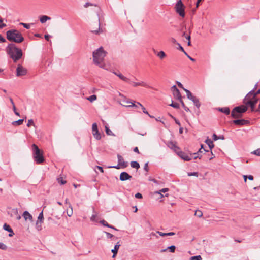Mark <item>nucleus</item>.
I'll list each match as a JSON object with an SVG mask.
<instances>
[{"label":"nucleus","instance_id":"61","mask_svg":"<svg viewBox=\"0 0 260 260\" xmlns=\"http://www.w3.org/2000/svg\"><path fill=\"white\" fill-rule=\"evenodd\" d=\"M5 42H6V39L4 38H3L0 34V42L4 43Z\"/></svg>","mask_w":260,"mask_h":260},{"label":"nucleus","instance_id":"13","mask_svg":"<svg viewBox=\"0 0 260 260\" xmlns=\"http://www.w3.org/2000/svg\"><path fill=\"white\" fill-rule=\"evenodd\" d=\"M132 178V176L126 172H121L120 173V176H119V179L121 181L130 180Z\"/></svg>","mask_w":260,"mask_h":260},{"label":"nucleus","instance_id":"12","mask_svg":"<svg viewBox=\"0 0 260 260\" xmlns=\"http://www.w3.org/2000/svg\"><path fill=\"white\" fill-rule=\"evenodd\" d=\"M233 123L236 125H245L249 123V121L245 119H235L232 121Z\"/></svg>","mask_w":260,"mask_h":260},{"label":"nucleus","instance_id":"3","mask_svg":"<svg viewBox=\"0 0 260 260\" xmlns=\"http://www.w3.org/2000/svg\"><path fill=\"white\" fill-rule=\"evenodd\" d=\"M6 52L14 62H16L22 56V50L17 48L14 44L10 43L6 47Z\"/></svg>","mask_w":260,"mask_h":260},{"label":"nucleus","instance_id":"39","mask_svg":"<svg viewBox=\"0 0 260 260\" xmlns=\"http://www.w3.org/2000/svg\"><path fill=\"white\" fill-rule=\"evenodd\" d=\"M177 44L178 46V47L177 48V49L178 50L181 51L182 52H183L185 55H187V53L185 51V50H184L183 48L181 46L180 44L177 43Z\"/></svg>","mask_w":260,"mask_h":260},{"label":"nucleus","instance_id":"10","mask_svg":"<svg viewBox=\"0 0 260 260\" xmlns=\"http://www.w3.org/2000/svg\"><path fill=\"white\" fill-rule=\"evenodd\" d=\"M167 146L171 149L173 150L176 154L180 150V148L176 145V143L173 141H170L168 143Z\"/></svg>","mask_w":260,"mask_h":260},{"label":"nucleus","instance_id":"37","mask_svg":"<svg viewBox=\"0 0 260 260\" xmlns=\"http://www.w3.org/2000/svg\"><path fill=\"white\" fill-rule=\"evenodd\" d=\"M181 103V105L183 107V108L184 109V110L186 111V112H189L190 111V110L189 109L186 107L184 104V103L183 102V101H182V100H181V101H179Z\"/></svg>","mask_w":260,"mask_h":260},{"label":"nucleus","instance_id":"5","mask_svg":"<svg viewBox=\"0 0 260 260\" xmlns=\"http://www.w3.org/2000/svg\"><path fill=\"white\" fill-rule=\"evenodd\" d=\"M32 157L37 164H41L45 161L43 152L35 144L32 145Z\"/></svg>","mask_w":260,"mask_h":260},{"label":"nucleus","instance_id":"22","mask_svg":"<svg viewBox=\"0 0 260 260\" xmlns=\"http://www.w3.org/2000/svg\"><path fill=\"white\" fill-rule=\"evenodd\" d=\"M184 90L186 92L187 96L188 99H189L190 100L192 101L196 98V96L192 95V93L189 90L184 89Z\"/></svg>","mask_w":260,"mask_h":260},{"label":"nucleus","instance_id":"44","mask_svg":"<svg viewBox=\"0 0 260 260\" xmlns=\"http://www.w3.org/2000/svg\"><path fill=\"white\" fill-rule=\"evenodd\" d=\"M20 25H22L26 29H29L30 28V24H27V23H24L21 22L20 23Z\"/></svg>","mask_w":260,"mask_h":260},{"label":"nucleus","instance_id":"24","mask_svg":"<svg viewBox=\"0 0 260 260\" xmlns=\"http://www.w3.org/2000/svg\"><path fill=\"white\" fill-rule=\"evenodd\" d=\"M158 234L161 236H173L175 234L174 232H169V233H162L161 232L158 231L157 232Z\"/></svg>","mask_w":260,"mask_h":260},{"label":"nucleus","instance_id":"21","mask_svg":"<svg viewBox=\"0 0 260 260\" xmlns=\"http://www.w3.org/2000/svg\"><path fill=\"white\" fill-rule=\"evenodd\" d=\"M205 143L208 145L210 150H211L214 146L213 141L208 138L205 140Z\"/></svg>","mask_w":260,"mask_h":260},{"label":"nucleus","instance_id":"29","mask_svg":"<svg viewBox=\"0 0 260 260\" xmlns=\"http://www.w3.org/2000/svg\"><path fill=\"white\" fill-rule=\"evenodd\" d=\"M137 104L138 105H139L141 108H142V109L143 110V112L145 114H147L150 117H153V116H151L149 113L148 112L146 111L145 108L140 103L138 102L137 103Z\"/></svg>","mask_w":260,"mask_h":260},{"label":"nucleus","instance_id":"49","mask_svg":"<svg viewBox=\"0 0 260 260\" xmlns=\"http://www.w3.org/2000/svg\"><path fill=\"white\" fill-rule=\"evenodd\" d=\"M34 125V126H35V124H34V121H33V120H32V119H29V120H28V123H27V126L28 127H29V126H30V125Z\"/></svg>","mask_w":260,"mask_h":260},{"label":"nucleus","instance_id":"6","mask_svg":"<svg viewBox=\"0 0 260 260\" xmlns=\"http://www.w3.org/2000/svg\"><path fill=\"white\" fill-rule=\"evenodd\" d=\"M247 110V107L245 105H241L235 107L232 111L231 117L237 119L242 116V114Z\"/></svg>","mask_w":260,"mask_h":260},{"label":"nucleus","instance_id":"48","mask_svg":"<svg viewBox=\"0 0 260 260\" xmlns=\"http://www.w3.org/2000/svg\"><path fill=\"white\" fill-rule=\"evenodd\" d=\"M104 233L106 234L107 238L108 239H111L113 237V235L112 234L107 232H104Z\"/></svg>","mask_w":260,"mask_h":260},{"label":"nucleus","instance_id":"62","mask_svg":"<svg viewBox=\"0 0 260 260\" xmlns=\"http://www.w3.org/2000/svg\"><path fill=\"white\" fill-rule=\"evenodd\" d=\"M96 167L101 172L104 173V170L102 167L98 166Z\"/></svg>","mask_w":260,"mask_h":260},{"label":"nucleus","instance_id":"18","mask_svg":"<svg viewBox=\"0 0 260 260\" xmlns=\"http://www.w3.org/2000/svg\"><path fill=\"white\" fill-rule=\"evenodd\" d=\"M23 216L24 217L25 220L28 219L31 221H32V216L27 211H25L23 212Z\"/></svg>","mask_w":260,"mask_h":260},{"label":"nucleus","instance_id":"54","mask_svg":"<svg viewBox=\"0 0 260 260\" xmlns=\"http://www.w3.org/2000/svg\"><path fill=\"white\" fill-rule=\"evenodd\" d=\"M170 116H171L172 118H173V119H174L175 122V123H176L177 124H178V125H179V126L181 125V123H180V121H179L178 120H177L176 118H175L174 116H172V115H170Z\"/></svg>","mask_w":260,"mask_h":260},{"label":"nucleus","instance_id":"17","mask_svg":"<svg viewBox=\"0 0 260 260\" xmlns=\"http://www.w3.org/2000/svg\"><path fill=\"white\" fill-rule=\"evenodd\" d=\"M217 110L223 113H224L226 115H228L230 113V109L229 107H225L223 108H218Z\"/></svg>","mask_w":260,"mask_h":260},{"label":"nucleus","instance_id":"36","mask_svg":"<svg viewBox=\"0 0 260 260\" xmlns=\"http://www.w3.org/2000/svg\"><path fill=\"white\" fill-rule=\"evenodd\" d=\"M96 98H97L96 95L93 94V95L90 96L89 97L87 98L86 99L90 102H92L94 101H95L96 99Z\"/></svg>","mask_w":260,"mask_h":260},{"label":"nucleus","instance_id":"33","mask_svg":"<svg viewBox=\"0 0 260 260\" xmlns=\"http://www.w3.org/2000/svg\"><path fill=\"white\" fill-rule=\"evenodd\" d=\"M213 139L214 141H216L220 139L221 140H223L224 139V137L223 135L220 136H217L215 134H214L213 135Z\"/></svg>","mask_w":260,"mask_h":260},{"label":"nucleus","instance_id":"7","mask_svg":"<svg viewBox=\"0 0 260 260\" xmlns=\"http://www.w3.org/2000/svg\"><path fill=\"white\" fill-rule=\"evenodd\" d=\"M185 6L183 4L182 0H178L174 7L176 12L183 18L185 16Z\"/></svg>","mask_w":260,"mask_h":260},{"label":"nucleus","instance_id":"15","mask_svg":"<svg viewBox=\"0 0 260 260\" xmlns=\"http://www.w3.org/2000/svg\"><path fill=\"white\" fill-rule=\"evenodd\" d=\"M117 158H118V164L122 168H125L128 166V162L124 161L123 158L120 154L117 155Z\"/></svg>","mask_w":260,"mask_h":260},{"label":"nucleus","instance_id":"59","mask_svg":"<svg viewBox=\"0 0 260 260\" xmlns=\"http://www.w3.org/2000/svg\"><path fill=\"white\" fill-rule=\"evenodd\" d=\"M148 180H149V181H152V182H154V183H156V184H157V183H158V181H157L155 179H153V178H152L151 177H149Z\"/></svg>","mask_w":260,"mask_h":260},{"label":"nucleus","instance_id":"19","mask_svg":"<svg viewBox=\"0 0 260 260\" xmlns=\"http://www.w3.org/2000/svg\"><path fill=\"white\" fill-rule=\"evenodd\" d=\"M120 246V245L119 244V242H117V244L114 246V249L111 250L113 254L112 256L113 257H114L117 254Z\"/></svg>","mask_w":260,"mask_h":260},{"label":"nucleus","instance_id":"4","mask_svg":"<svg viewBox=\"0 0 260 260\" xmlns=\"http://www.w3.org/2000/svg\"><path fill=\"white\" fill-rule=\"evenodd\" d=\"M7 39L10 42L17 43L22 42L24 38L21 32L17 29H10L6 32Z\"/></svg>","mask_w":260,"mask_h":260},{"label":"nucleus","instance_id":"40","mask_svg":"<svg viewBox=\"0 0 260 260\" xmlns=\"http://www.w3.org/2000/svg\"><path fill=\"white\" fill-rule=\"evenodd\" d=\"M194 215L197 217H201L203 215V213L200 210H196L195 211Z\"/></svg>","mask_w":260,"mask_h":260},{"label":"nucleus","instance_id":"25","mask_svg":"<svg viewBox=\"0 0 260 260\" xmlns=\"http://www.w3.org/2000/svg\"><path fill=\"white\" fill-rule=\"evenodd\" d=\"M131 166L133 168L138 169L140 168V165L138 162L136 161H132L131 162Z\"/></svg>","mask_w":260,"mask_h":260},{"label":"nucleus","instance_id":"20","mask_svg":"<svg viewBox=\"0 0 260 260\" xmlns=\"http://www.w3.org/2000/svg\"><path fill=\"white\" fill-rule=\"evenodd\" d=\"M51 17H49L46 15H42L40 18V21L41 23H45L47 20H50L51 19Z\"/></svg>","mask_w":260,"mask_h":260},{"label":"nucleus","instance_id":"32","mask_svg":"<svg viewBox=\"0 0 260 260\" xmlns=\"http://www.w3.org/2000/svg\"><path fill=\"white\" fill-rule=\"evenodd\" d=\"M23 121H24L23 119H19L17 121H13L12 122V124L14 125H20L22 124Z\"/></svg>","mask_w":260,"mask_h":260},{"label":"nucleus","instance_id":"56","mask_svg":"<svg viewBox=\"0 0 260 260\" xmlns=\"http://www.w3.org/2000/svg\"><path fill=\"white\" fill-rule=\"evenodd\" d=\"M144 170L147 172H148V162H147L145 164L144 166Z\"/></svg>","mask_w":260,"mask_h":260},{"label":"nucleus","instance_id":"26","mask_svg":"<svg viewBox=\"0 0 260 260\" xmlns=\"http://www.w3.org/2000/svg\"><path fill=\"white\" fill-rule=\"evenodd\" d=\"M44 220L43 213V211L40 213L39 216L38 217V220L36 222V225L38 224L39 222H42Z\"/></svg>","mask_w":260,"mask_h":260},{"label":"nucleus","instance_id":"52","mask_svg":"<svg viewBox=\"0 0 260 260\" xmlns=\"http://www.w3.org/2000/svg\"><path fill=\"white\" fill-rule=\"evenodd\" d=\"M135 197L137 199H142L143 198L142 194L139 192L136 193Z\"/></svg>","mask_w":260,"mask_h":260},{"label":"nucleus","instance_id":"14","mask_svg":"<svg viewBox=\"0 0 260 260\" xmlns=\"http://www.w3.org/2000/svg\"><path fill=\"white\" fill-rule=\"evenodd\" d=\"M180 158H181L182 159H183L185 161H189L191 159V156H188L187 155L185 152L181 151L178 152L177 154Z\"/></svg>","mask_w":260,"mask_h":260},{"label":"nucleus","instance_id":"1","mask_svg":"<svg viewBox=\"0 0 260 260\" xmlns=\"http://www.w3.org/2000/svg\"><path fill=\"white\" fill-rule=\"evenodd\" d=\"M107 52L104 50L102 47L99 48L93 52V60L95 64L105 70H108L109 67L104 63V58Z\"/></svg>","mask_w":260,"mask_h":260},{"label":"nucleus","instance_id":"31","mask_svg":"<svg viewBox=\"0 0 260 260\" xmlns=\"http://www.w3.org/2000/svg\"><path fill=\"white\" fill-rule=\"evenodd\" d=\"M115 75H116L117 76H118L119 77V79L120 80H122L123 81H126L127 80H131V79H128L127 78H126L125 77H124L122 74L119 73L118 74H117L116 73H114Z\"/></svg>","mask_w":260,"mask_h":260},{"label":"nucleus","instance_id":"16","mask_svg":"<svg viewBox=\"0 0 260 260\" xmlns=\"http://www.w3.org/2000/svg\"><path fill=\"white\" fill-rule=\"evenodd\" d=\"M3 229L8 232H9V236L12 237L14 235V233L12 230V229L10 227V226L7 223H5L3 225Z\"/></svg>","mask_w":260,"mask_h":260},{"label":"nucleus","instance_id":"63","mask_svg":"<svg viewBox=\"0 0 260 260\" xmlns=\"http://www.w3.org/2000/svg\"><path fill=\"white\" fill-rule=\"evenodd\" d=\"M93 5L92 4H91V3H89V2H87V3H86L84 5V7H85V8H87V7H88V6H93Z\"/></svg>","mask_w":260,"mask_h":260},{"label":"nucleus","instance_id":"58","mask_svg":"<svg viewBox=\"0 0 260 260\" xmlns=\"http://www.w3.org/2000/svg\"><path fill=\"white\" fill-rule=\"evenodd\" d=\"M69 207L71 208V211L70 212L68 213L67 212V214L69 216H71L72 214H73V211H72V205H71V204H69Z\"/></svg>","mask_w":260,"mask_h":260},{"label":"nucleus","instance_id":"35","mask_svg":"<svg viewBox=\"0 0 260 260\" xmlns=\"http://www.w3.org/2000/svg\"><path fill=\"white\" fill-rule=\"evenodd\" d=\"M157 55L162 59L166 56V54L163 51H161L157 53Z\"/></svg>","mask_w":260,"mask_h":260},{"label":"nucleus","instance_id":"64","mask_svg":"<svg viewBox=\"0 0 260 260\" xmlns=\"http://www.w3.org/2000/svg\"><path fill=\"white\" fill-rule=\"evenodd\" d=\"M50 37L51 36L49 35H45L44 36L45 39L48 41L49 40V38H50Z\"/></svg>","mask_w":260,"mask_h":260},{"label":"nucleus","instance_id":"11","mask_svg":"<svg viewBox=\"0 0 260 260\" xmlns=\"http://www.w3.org/2000/svg\"><path fill=\"white\" fill-rule=\"evenodd\" d=\"M27 70L20 64H19L16 69V75L17 76H23L26 75Z\"/></svg>","mask_w":260,"mask_h":260},{"label":"nucleus","instance_id":"47","mask_svg":"<svg viewBox=\"0 0 260 260\" xmlns=\"http://www.w3.org/2000/svg\"><path fill=\"white\" fill-rule=\"evenodd\" d=\"M253 154L257 155V156H260V148H258L255 150H254L253 152Z\"/></svg>","mask_w":260,"mask_h":260},{"label":"nucleus","instance_id":"43","mask_svg":"<svg viewBox=\"0 0 260 260\" xmlns=\"http://www.w3.org/2000/svg\"><path fill=\"white\" fill-rule=\"evenodd\" d=\"M187 175L188 176H194L198 177V173L197 172H188L187 173Z\"/></svg>","mask_w":260,"mask_h":260},{"label":"nucleus","instance_id":"34","mask_svg":"<svg viewBox=\"0 0 260 260\" xmlns=\"http://www.w3.org/2000/svg\"><path fill=\"white\" fill-rule=\"evenodd\" d=\"M105 131L107 135L112 136L114 135L112 132L109 128L107 125L105 126Z\"/></svg>","mask_w":260,"mask_h":260},{"label":"nucleus","instance_id":"42","mask_svg":"<svg viewBox=\"0 0 260 260\" xmlns=\"http://www.w3.org/2000/svg\"><path fill=\"white\" fill-rule=\"evenodd\" d=\"M100 223L103 225L104 226H107L109 228L110 224L107 223L105 220H102L100 221Z\"/></svg>","mask_w":260,"mask_h":260},{"label":"nucleus","instance_id":"30","mask_svg":"<svg viewBox=\"0 0 260 260\" xmlns=\"http://www.w3.org/2000/svg\"><path fill=\"white\" fill-rule=\"evenodd\" d=\"M98 27H99V28H98V30H92L91 32H93V33H94L96 35H99L101 32H102L103 30L100 29V22L99 21V22H98Z\"/></svg>","mask_w":260,"mask_h":260},{"label":"nucleus","instance_id":"41","mask_svg":"<svg viewBox=\"0 0 260 260\" xmlns=\"http://www.w3.org/2000/svg\"><path fill=\"white\" fill-rule=\"evenodd\" d=\"M190 260H202V257L200 255L192 256L190 258Z\"/></svg>","mask_w":260,"mask_h":260},{"label":"nucleus","instance_id":"38","mask_svg":"<svg viewBox=\"0 0 260 260\" xmlns=\"http://www.w3.org/2000/svg\"><path fill=\"white\" fill-rule=\"evenodd\" d=\"M169 105L174 108H176V109L179 108V104L177 103H176V102L174 103L173 101H172V103L171 104H170Z\"/></svg>","mask_w":260,"mask_h":260},{"label":"nucleus","instance_id":"27","mask_svg":"<svg viewBox=\"0 0 260 260\" xmlns=\"http://www.w3.org/2000/svg\"><path fill=\"white\" fill-rule=\"evenodd\" d=\"M192 101L193 102L195 106L199 109L201 106V103L199 100V99L196 97L193 100H192Z\"/></svg>","mask_w":260,"mask_h":260},{"label":"nucleus","instance_id":"51","mask_svg":"<svg viewBox=\"0 0 260 260\" xmlns=\"http://www.w3.org/2000/svg\"><path fill=\"white\" fill-rule=\"evenodd\" d=\"M121 167L120 165H119L118 164L116 166H111L108 167V168H115L117 169H119Z\"/></svg>","mask_w":260,"mask_h":260},{"label":"nucleus","instance_id":"46","mask_svg":"<svg viewBox=\"0 0 260 260\" xmlns=\"http://www.w3.org/2000/svg\"><path fill=\"white\" fill-rule=\"evenodd\" d=\"M7 246L4 243L0 242V249L2 250H6Z\"/></svg>","mask_w":260,"mask_h":260},{"label":"nucleus","instance_id":"9","mask_svg":"<svg viewBox=\"0 0 260 260\" xmlns=\"http://www.w3.org/2000/svg\"><path fill=\"white\" fill-rule=\"evenodd\" d=\"M171 90L174 98L178 101H181V100H182L181 93L176 85H173L171 87Z\"/></svg>","mask_w":260,"mask_h":260},{"label":"nucleus","instance_id":"45","mask_svg":"<svg viewBox=\"0 0 260 260\" xmlns=\"http://www.w3.org/2000/svg\"><path fill=\"white\" fill-rule=\"evenodd\" d=\"M6 26V24L3 23V20L0 17V29H2Z\"/></svg>","mask_w":260,"mask_h":260},{"label":"nucleus","instance_id":"8","mask_svg":"<svg viewBox=\"0 0 260 260\" xmlns=\"http://www.w3.org/2000/svg\"><path fill=\"white\" fill-rule=\"evenodd\" d=\"M92 134L95 139L98 140L101 139V135L98 131V125L96 123H94L92 124Z\"/></svg>","mask_w":260,"mask_h":260},{"label":"nucleus","instance_id":"50","mask_svg":"<svg viewBox=\"0 0 260 260\" xmlns=\"http://www.w3.org/2000/svg\"><path fill=\"white\" fill-rule=\"evenodd\" d=\"M129 103H131L132 105H124V104H122L123 106H125V107H138V105H136L134 103H132V102H129Z\"/></svg>","mask_w":260,"mask_h":260},{"label":"nucleus","instance_id":"28","mask_svg":"<svg viewBox=\"0 0 260 260\" xmlns=\"http://www.w3.org/2000/svg\"><path fill=\"white\" fill-rule=\"evenodd\" d=\"M201 148L199 150V151L197 152H196V153H194L193 154V155H197V154H199V153H202L203 151H205V152H209V151L207 150H206L203 147V144H201Z\"/></svg>","mask_w":260,"mask_h":260},{"label":"nucleus","instance_id":"57","mask_svg":"<svg viewBox=\"0 0 260 260\" xmlns=\"http://www.w3.org/2000/svg\"><path fill=\"white\" fill-rule=\"evenodd\" d=\"M58 181L59 183H60L61 184H64L66 183L65 180H63L62 179L59 178L58 179Z\"/></svg>","mask_w":260,"mask_h":260},{"label":"nucleus","instance_id":"53","mask_svg":"<svg viewBox=\"0 0 260 260\" xmlns=\"http://www.w3.org/2000/svg\"><path fill=\"white\" fill-rule=\"evenodd\" d=\"M13 111L15 115H16L17 116H20L19 113L16 110V108L15 107V105H14V107H13Z\"/></svg>","mask_w":260,"mask_h":260},{"label":"nucleus","instance_id":"55","mask_svg":"<svg viewBox=\"0 0 260 260\" xmlns=\"http://www.w3.org/2000/svg\"><path fill=\"white\" fill-rule=\"evenodd\" d=\"M135 84L134 86H137L138 85L145 86V84H144V82H134Z\"/></svg>","mask_w":260,"mask_h":260},{"label":"nucleus","instance_id":"2","mask_svg":"<svg viewBox=\"0 0 260 260\" xmlns=\"http://www.w3.org/2000/svg\"><path fill=\"white\" fill-rule=\"evenodd\" d=\"M256 86L257 85L256 84L254 88L250 91L244 99V103L246 105L249 106L252 111L254 110L255 105L258 102V99L256 95L260 94V88L257 91L254 90L256 88Z\"/></svg>","mask_w":260,"mask_h":260},{"label":"nucleus","instance_id":"23","mask_svg":"<svg viewBox=\"0 0 260 260\" xmlns=\"http://www.w3.org/2000/svg\"><path fill=\"white\" fill-rule=\"evenodd\" d=\"M175 249H176V247L174 245H171L170 246H169L167 248L165 249H162L161 250V252H165L168 249H169L170 250V251L171 252H175Z\"/></svg>","mask_w":260,"mask_h":260},{"label":"nucleus","instance_id":"60","mask_svg":"<svg viewBox=\"0 0 260 260\" xmlns=\"http://www.w3.org/2000/svg\"><path fill=\"white\" fill-rule=\"evenodd\" d=\"M12 213H13L14 214H15V215H17V214H18V209H17V208L13 209H12Z\"/></svg>","mask_w":260,"mask_h":260}]
</instances>
